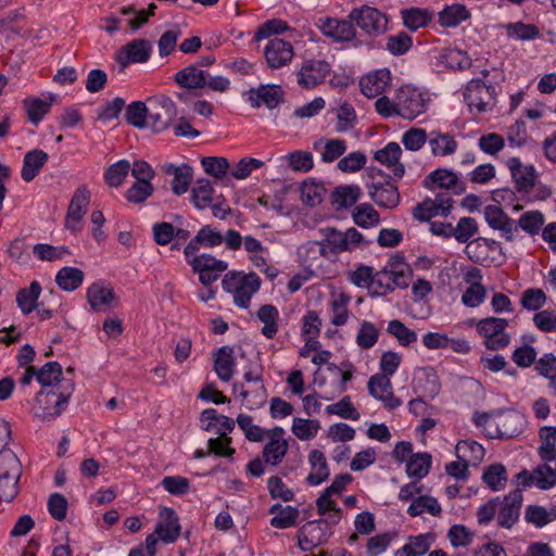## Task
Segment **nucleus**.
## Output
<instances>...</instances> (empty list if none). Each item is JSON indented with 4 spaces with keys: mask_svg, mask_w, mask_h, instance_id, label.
<instances>
[{
    "mask_svg": "<svg viewBox=\"0 0 556 556\" xmlns=\"http://www.w3.org/2000/svg\"><path fill=\"white\" fill-rule=\"evenodd\" d=\"M319 428L320 422L315 419H300V417H295L292 422L293 434L298 438H302V440L315 437Z\"/></svg>",
    "mask_w": 556,
    "mask_h": 556,
    "instance_id": "0e129e2a",
    "label": "nucleus"
},
{
    "mask_svg": "<svg viewBox=\"0 0 556 556\" xmlns=\"http://www.w3.org/2000/svg\"><path fill=\"white\" fill-rule=\"evenodd\" d=\"M506 165L511 172L517 191H532L539 179V173L535 167H533V165H525L518 156H510V159L507 160Z\"/></svg>",
    "mask_w": 556,
    "mask_h": 556,
    "instance_id": "4468645a",
    "label": "nucleus"
},
{
    "mask_svg": "<svg viewBox=\"0 0 556 556\" xmlns=\"http://www.w3.org/2000/svg\"><path fill=\"white\" fill-rule=\"evenodd\" d=\"M269 513L274 516L270 520V525L278 529H286V527L296 525L300 517V509H298V507L281 505V503H274L269 508Z\"/></svg>",
    "mask_w": 556,
    "mask_h": 556,
    "instance_id": "c756f323",
    "label": "nucleus"
},
{
    "mask_svg": "<svg viewBox=\"0 0 556 556\" xmlns=\"http://www.w3.org/2000/svg\"><path fill=\"white\" fill-rule=\"evenodd\" d=\"M222 286L227 292H231L233 300L238 306L247 308L250 304V299L260 290L261 278L258 274H240L228 273L225 274Z\"/></svg>",
    "mask_w": 556,
    "mask_h": 556,
    "instance_id": "39448f33",
    "label": "nucleus"
},
{
    "mask_svg": "<svg viewBox=\"0 0 556 556\" xmlns=\"http://www.w3.org/2000/svg\"><path fill=\"white\" fill-rule=\"evenodd\" d=\"M131 165L127 159H122L116 163L110 165L104 174L105 182L110 187H119L124 182L127 174L129 173Z\"/></svg>",
    "mask_w": 556,
    "mask_h": 556,
    "instance_id": "3c124183",
    "label": "nucleus"
},
{
    "mask_svg": "<svg viewBox=\"0 0 556 556\" xmlns=\"http://www.w3.org/2000/svg\"><path fill=\"white\" fill-rule=\"evenodd\" d=\"M397 105L399 114L405 118H416L418 114L427 111L428 99L424 92L410 87V85H404L397 90Z\"/></svg>",
    "mask_w": 556,
    "mask_h": 556,
    "instance_id": "9b49d317",
    "label": "nucleus"
},
{
    "mask_svg": "<svg viewBox=\"0 0 556 556\" xmlns=\"http://www.w3.org/2000/svg\"><path fill=\"white\" fill-rule=\"evenodd\" d=\"M353 219L362 228H371L380 222V214L372 204H358L352 213Z\"/></svg>",
    "mask_w": 556,
    "mask_h": 556,
    "instance_id": "09e8293b",
    "label": "nucleus"
},
{
    "mask_svg": "<svg viewBox=\"0 0 556 556\" xmlns=\"http://www.w3.org/2000/svg\"><path fill=\"white\" fill-rule=\"evenodd\" d=\"M331 535L330 525L327 519L308 521L299 533V545L302 549H313L316 545L327 542Z\"/></svg>",
    "mask_w": 556,
    "mask_h": 556,
    "instance_id": "2eb2a0df",
    "label": "nucleus"
},
{
    "mask_svg": "<svg viewBox=\"0 0 556 556\" xmlns=\"http://www.w3.org/2000/svg\"><path fill=\"white\" fill-rule=\"evenodd\" d=\"M540 439L539 454L541 459H556V427H541Z\"/></svg>",
    "mask_w": 556,
    "mask_h": 556,
    "instance_id": "a18cd8bd",
    "label": "nucleus"
},
{
    "mask_svg": "<svg viewBox=\"0 0 556 556\" xmlns=\"http://www.w3.org/2000/svg\"><path fill=\"white\" fill-rule=\"evenodd\" d=\"M368 391L374 397L383 401L386 407H389V409H394V407H399L402 403L399 397L394 396L391 379L387 378L383 371L380 376L369 378Z\"/></svg>",
    "mask_w": 556,
    "mask_h": 556,
    "instance_id": "b1692460",
    "label": "nucleus"
},
{
    "mask_svg": "<svg viewBox=\"0 0 556 556\" xmlns=\"http://www.w3.org/2000/svg\"><path fill=\"white\" fill-rule=\"evenodd\" d=\"M258 318L263 321L262 333L266 338H274L278 330L277 317L279 312L275 305H262L257 312Z\"/></svg>",
    "mask_w": 556,
    "mask_h": 556,
    "instance_id": "8fccbe9b",
    "label": "nucleus"
},
{
    "mask_svg": "<svg viewBox=\"0 0 556 556\" xmlns=\"http://www.w3.org/2000/svg\"><path fill=\"white\" fill-rule=\"evenodd\" d=\"M156 533L162 542H175L181 533L177 511L173 507H162L160 520L156 523Z\"/></svg>",
    "mask_w": 556,
    "mask_h": 556,
    "instance_id": "aec40b11",
    "label": "nucleus"
},
{
    "mask_svg": "<svg viewBox=\"0 0 556 556\" xmlns=\"http://www.w3.org/2000/svg\"><path fill=\"white\" fill-rule=\"evenodd\" d=\"M556 475L554 472V468L549 466V464H541L536 466L532 472L529 470H521L517 475L518 483L522 485H531V483H536L539 488H543V490H547V488H553L555 485Z\"/></svg>",
    "mask_w": 556,
    "mask_h": 556,
    "instance_id": "a878e982",
    "label": "nucleus"
},
{
    "mask_svg": "<svg viewBox=\"0 0 556 556\" xmlns=\"http://www.w3.org/2000/svg\"><path fill=\"white\" fill-rule=\"evenodd\" d=\"M149 123L154 131H164L172 125L177 116L176 103L166 94L151 97L149 99Z\"/></svg>",
    "mask_w": 556,
    "mask_h": 556,
    "instance_id": "6e6552de",
    "label": "nucleus"
},
{
    "mask_svg": "<svg viewBox=\"0 0 556 556\" xmlns=\"http://www.w3.org/2000/svg\"><path fill=\"white\" fill-rule=\"evenodd\" d=\"M427 510L430 515H440L442 507L435 497H429V495H419L416 500H413L409 504L407 511L409 515H421Z\"/></svg>",
    "mask_w": 556,
    "mask_h": 556,
    "instance_id": "5fc2aeb1",
    "label": "nucleus"
},
{
    "mask_svg": "<svg viewBox=\"0 0 556 556\" xmlns=\"http://www.w3.org/2000/svg\"><path fill=\"white\" fill-rule=\"evenodd\" d=\"M370 174L372 180L367 184L369 197H371L377 205H381L382 207H396L401 201V193L397 186L389 181L381 172L374 169Z\"/></svg>",
    "mask_w": 556,
    "mask_h": 556,
    "instance_id": "0eeeda50",
    "label": "nucleus"
},
{
    "mask_svg": "<svg viewBox=\"0 0 556 556\" xmlns=\"http://www.w3.org/2000/svg\"><path fill=\"white\" fill-rule=\"evenodd\" d=\"M379 330L372 321H364L361 323L358 333L356 334V343L361 348H372L375 343H377L379 339Z\"/></svg>",
    "mask_w": 556,
    "mask_h": 556,
    "instance_id": "680f3d73",
    "label": "nucleus"
},
{
    "mask_svg": "<svg viewBox=\"0 0 556 556\" xmlns=\"http://www.w3.org/2000/svg\"><path fill=\"white\" fill-rule=\"evenodd\" d=\"M41 293V285L33 280L27 289H22L16 295V302L23 313H31L37 306V299Z\"/></svg>",
    "mask_w": 556,
    "mask_h": 556,
    "instance_id": "de8ad7c7",
    "label": "nucleus"
},
{
    "mask_svg": "<svg viewBox=\"0 0 556 556\" xmlns=\"http://www.w3.org/2000/svg\"><path fill=\"white\" fill-rule=\"evenodd\" d=\"M34 255L41 261H56L70 255L71 250L66 245H50V243H37L33 247Z\"/></svg>",
    "mask_w": 556,
    "mask_h": 556,
    "instance_id": "4d7b16f0",
    "label": "nucleus"
},
{
    "mask_svg": "<svg viewBox=\"0 0 556 556\" xmlns=\"http://www.w3.org/2000/svg\"><path fill=\"white\" fill-rule=\"evenodd\" d=\"M402 149L397 142H389L383 149L375 152V157L382 164L390 166L395 176L405 174V165L400 162Z\"/></svg>",
    "mask_w": 556,
    "mask_h": 556,
    "instance_id": "7c9ffc66",
    "label": "nucleus"
},
{
    "mask_svg": "<svg viewBox=\"0 0 556 556\" xmlns=\"http://www.w3.org/2000/svg\"><path fill=\"white\" fill-rule=\"evenodd\" d=\"M37 379L42 386V389H50V387L60 382V380L64 379L61 363H58V361L45 363L37 371Z\"/></svg>",
    "mask_w": 556,
    "mask_h": 556,
    "instance_id": "a19ab883",
    "label": "nucleus"
},
{
    "mask_svg": "<svg viewBox=\"0 0 556 556\" xmlns=\"http://www.w3.org/2000/svg\"><path fill=\"white\" fill-rule=\"evenodd\" d=\"M522 426V417L518 413H507L496 420V437H516Z\"/></svg>",
    "mask_w": 556,
    "mask_h": 556,
    "instance_id": "603ef678",
    "label": "nucleus"
},
{
    "mask_svg": "<svg viewBox=\"0 0 556 556\" xmlns=\"http://www.w3.org/2000/svg\"><path fill=\"white\" fill-rule=\"evenodd\" d=\"M213 186L210 179H198L191 190V200L198 210H204L213 200Z\"/></svg>",
    "mask_w": 556,
    "mask_h": 556,
    "instance_id": "49530a36",
    "label": "nucleus"
},
{
    "mask_svg": "<svg viewBox=\"0 0 556 556\" xmlns=\"http://www.w3.org/2000/svg\"><path fill=\"white\" fill-rule=\"evenodd\" d=\"M523 502L522 491L515 489L504 497L497 515V521L503 527H511L518 519Z\"/></svg>",
    "mask_w": 556,
    "mask_h": 556,
    "instance_id": "393cba45",
    "label": "nucleus"
},
{
    "mask_svg": "<svg viewBox=\"0 0 556 556\" xmlns=\"http://www.w3.org/2000/svg\"><path fill=\"white\" fill-rule=\"evenodd\" d=\"M149 108L144 101H132L127 106L125 117L135 127H147L149 121Z\"/></svg>",
    "mask_w": 556,
    "mask_h": 556,
    "instance_id": "864d4df0",
    "label": "nucleus"
},
{
    "mask_svg": "<svg viewBox=\"0 0 556 556\" xmlns=\"http://www.w3.org/2000/svg\"><path fill=\"white\" fill-rule=\"evenodd\" d=\"M264 53L268 66L277 70V67H282V65H287L291 61L294 51L290 41L280 39V37H274L269 39Z\"/></svg>",
    "mask_w": 556,
    "mask_h": 556,
    "instance_id": "f3484780",
    "label": "nucleus"
},
{
    "mask_svg": "<svg viewBox=\"0 0 556 556\" xmlns=\"http://www.w3.org/2000/svg\"><path fill=\"white\" fill-rule=\"evenodd\" d=\"M387 331L391 336H394L402 345H409V343L418 339L417 332L407 328L406 324H403L401 319H391L388 324Z\"/></svg>",
    "mask_w": 556,
    "mask_h": 556,
    "instance_id": "13d9d810",
    "label": "nucleus"
},
{
    "mask_svg": "<svg viewBox=\"0 0 556 556\" xmlns=\"http://www.w3.org/2000/svg\"><path fill=\"white\" fill-rule=\"evenodd\" d=\"M116 295L114 289L111 287H104V285H91L87 291V299L89 304L94 311H103L111 306Z\"/></svg>",
    "mask_w": 556,
    "mask_h": 556,
    "instance_id": "2f4dec72",
    "label": "nucleus"
},
{
    "mask_svg": "<svg viewBox=\"0 0 556 556\" xmlns=\"http://www.w3.org/2000/svg\"><path fill=\"white\" fill-rule=\"evenodd\" d=\"M391 81V72L388 68L376 70L370 74H366L359 80L361 90L365 96L375 98L386 92Z\"/></svg>",
    "mask_w": 556,
    "mask_h": 556,
    "instance_id": "bb28decb",
    "label": "nucleus"
},
{
    "mask_svg": "<svg viewBox=\"0 0 556 556\" xmlns=\"http://www.w3.org/2000/svg\"><path fill=\"white\" fill-rule=\"evenodd\" d=\"M464 99L470 109L476 111H490L496 102V90L492 85H485L480 78H473L467 84Z\"/></svg>",
    "mask_w": 556,
    "mask_h": 556,
    "instance_id": "9d476101",
    "label": "nucleus"
},
{
    "mask_svg": "<svg viewBox=\"0 0 556 556\" xmlns=\"http://www.w3.org/2000/svg\"><path fill=\"white\" fill-rule=\"evenodd\" d=\"M350 18L369 36H379L388 29L389 18L381 10L374 7H359L350 12Z\"/></svg>",
    "mask_w": 556,
    "mask_h": 556,
    "instance_id": "1a4fd4ad",
    "label": "nucleus"
},
{
    "mask_svg": "<svg viewBox=\"0 0 556 556\" xmlns=\"http://www.w3.org/2000/svg\"><path fill=\"white\" fill-rule=\"evenodd\" d=\"M233 346H220L214 355V370L222 380H231L235 374Z\"/></svg>",
    "mask_w": 556,
    "mask_h": 556,
    "instance_id": "cd10ccee",
    "label": "nucleus"
},
{
    "mask_svg": "<svg viewBox=\"0 0 556 556\" xmlns=\"http://www.w3.org/2000/svg\"><path fill=\"white\" fill-rule=\"evenodd\" d=\"M54 97L49 99H39V97H28L24 99L23 106L27 112V116L31 123L38 125L45 114L50 111Z\"/></svg>",
    "mask_w": 556,
    "mask_h": 556,
    "instance_id": "c9c22d12",
    "label": "nucleus"
},
{
    "mask_svg": "<svg viewBox=\"0 0 556 556\" xmlns=\"http://www.w3.org/2000/svg\"><path fill=\"white\" fill-rule=\"evenodd\" d=\"M47 160H49V154L48 152H45V150H28V152L23 156V167L21 170V177L23 180H33V178L40 173Z\"/></svg>",
    "mask_w": 556,
    "mask_h": 556,
    "instance_id": "c85d7f7f",
    "label": "nucleus"
},
{
    "mask_svg": "<svg viewBox=\"0 0 556 556\" xmlns=\"http://www.w3.org/2000/svg\"><path fill=\"white\" fill-rule=\"evenodd\" d=\"M526 519L534 522L538 527H543L549 520L556 519V509H546L542 505H528L526 510Z\"/></svg>",
    "mask_w": 556,
    "mask_h": 556,
    "instance_id": "e2e57ef3",
    "label": "nucleus"
},
{
    "mask_svg": "<svg viewBox=\"0 0 556 556\" xmlns=\"http://www.w3.org/2000/svg\"><path fill=\"white\" fill-rule=\"evenodd\" d=\"M350 301V296L341 293L340 295L333 296L331 300V308L333 316L331 321L333 325H344L349 317L348 304Z\"/></svg>",
    "mask_w": 556,
    "mask_h": 556,
    "instance_id": "338daca9",
    "label": "nucleus"
},
{
    "mask_svg": "<svg viewBox=\"0 0 556 556\" xmlns=\"http://www.w3.org/2000/svg\"><path fill=\"white\" fill-rule=\"evenodd\" d=\"M471 13L465 4H452L446 7L439 13V22L441 26H457L464 20H468Z\"/></svg>",
    "mask_w": 556,
    "mask_h": 556,
    "instance_id": "c03bdc74",
    "label": "nucleus"
},
{
    "mask_svg": "<svg viewBox=\"0 0 556 556\" xmlns=\"http://www.w3.org/2000/svg\"><path fill=\"white\" fill-rule=\"evenodd\" d=\"M175 80L179 86L189 90L207 86L211 90H215V92H226L231 84L227 76H220V74L211 76L207 70H202L200 67V60L195 64H190L176 72Z\"/></svg>",
    "mask_w": 556,
    "mask_h": 556,
    "instance_id": "7ed1b4c3",
    "label": "nucleus"
},
{
    "mask_svg": "<svg viewBox=\"0 0 556 556\" xmlns=\"http://www.w3.org/2000/svg\"><path fill=\"white\" fill-rule=\"evenodd\" d=\"M190 265L192 269H205V271H225L228 267L227 262L217 260V257L210 254L195 255L190 261Z\"/></svg>",
    "mask_w": 556,
    "mask_h": 556,
    "instance_id": "052dcab7",
    "label": "nucleus"
},
{
    "mask_svg": "<svg viewBox=\"0 0 556 556\" xmlns=\"http://www.w3.org/2000/svg\"><path fill=\"white\" fill-rule=\"evenodd\" d=\"M244 379L247 382H252L255 387L252 390L245 388L243 383H233L235 391L247 402L249 407L253 405H261L266 397V388L264 386V367L260 361H251L244 371Z\"/></svg>",
    "mask_w": 556,
    "mask_h": 556,
    "instance_id": "423d86ee",
    "label": "nucleus"
},
{
    "mask_svg": "<svg viewBox=\"0 0 556 556\" xmlns=\"http://www.w3.org/2000/svg\"><path fill=\"white\" fill-rule=\"evenodd\" d=\"M324 238L321 241H314L317 244L321 255H327L328 249L332 253H342V251H353L366 242L363 232L357 231L355 227H350L345 231H338L334 227H325L320 229Z\"/></svg>",
    "mask_w": 556,
    "mask_h": 556,
    "instance_id": "20e7f679",
    "label": "nucleus"
},
{
    "mask_svg": "<svg viewBox=\"0 0 556 556\" xmlns=\"http://www.w3.org/2000/svg\"><path fill=\"white\" fill-rule=\"evenodd\" d=\"M330 70V64L325 60H307L299 71L298 81L303 88H315L324 81Z\"/></svg>",
    "mask_w": 556,
    "mask_h": 556,
    "instance_id": "a211bd4d",
    "label": "nucleus"
},
{
    "mask_svg": "<svg viewBox=\"0 0 556 556\" xmlns=\"http://www.w3.org/2000/svg\"><path fill=\"white\" fill-rule=\"evenodd\" d=\"M430 546V534H419V536H412L404 546L397 548L395 556H424L429 552Z\"/></svg>",
    "mask_w": 556,
    "mask_h": 556,
    "instance_id": "58836bf2",
    "label": "nucleus"
},
{
    "mask_svg": "<svg viewBox=\"0 0 556 556\" xmlns=\"http://www.w3.org/2000/svg\"><path fill=\"white\" fill-rule=\"evenodd\" d=\"M75 391L73 379H61L59 383L49 388V390H40L33 405L35 416L50 420L56 418L65 409L68 400Z\"/></svg>",
    "mask_w": 556,
    "mask_h": 556,
    "instance_id": "f03ea898",
    "label": "nucleus"
},
{
    "mask_svg": "<svg viewBox=\"0 0 556 556\" xmlns=\"http://www.w3.org/2000/svg\"><path fill=\"white\" fill-rule=\"evenodd\" d=\"M483 480L492 490H502L507 481V470L504 464H491L484 469Z\"/></svg>",
    "mask_w": 556,
    "mask_h": 556,
    "instance_id": "6e6d98bb",
    "label": "nucleus"
},
{
    "mask_svg": "<svg viewBox=\"0 0 556 556\" xmlns=\"http://www.w3.org/2000/svg\"><path fill=\"white\" fill-rule=\"evenodd\" d=\"M422 186L426 189H430V191H433L437 187L440 189H454L456 192H463L466 189L458 175L451 172V169H434L422 180Z\"/></svg>",
    "mask_w": 556,
    "mask_h": 556,
    "instance_id": "5701e85b",
    "label": "nucleus"
},
{
    "mask_svg": "<svg viewBox=\"0 0 556 556\" xmlns=\"http://www.w3.org/2000/svg\"><path fill=\"white\" fill-rule=\"evenodd\" d=\"M84 279V270H80V268H75V266H64V268H61L55 276L56 283L60 286V288H62V290H67V292L79 288Z\"/></svg>",
    "mask_w": 556,
    "mask_h": 556,
    "instance_id": "e433bc0d",
    "label": "nucleus"
},
{
    "mask_svg": "<svg viewBox=\"0 0 556 556\" xmlns=\"http://www.w3.org/2000/svg\"><path fill=\"white\" fill-rule=\"evenodd\" d=\"M432 464L430 454H415L407 460L406 471L409 476H416V478H424L429 473Z\"/></svg>",
    "mask_w": 556,
    "mask_h": 556,
    "instance_id": "bf43d9fd",
    "label": "nucleus"
},
{
    "mask_svg": "<svg viewBox=\"0 0 556 556\" xmlns=\"http://www.w3.org/2000/svg\"><path fill=\"white\" fill-rule=\"evenodd\" d=\"M484 216L489 226L500 230L507 240H514L518 227L515 225L514 220H511L510 216L504 213L501 206L489 204V206L484 208Z\"/></svg>",
    "mask_w": 556,
    "mask_h": 556,
    "instance_id": "4be33fe9",
    "label": "nucleus"
},
{
    "mask_svg": "<svg viewBox=\"0 0 556 556\" xmlns=\"http://www.w3.org/2000/svg\"><path fill=\"white\" fill-rule=\"evenodd\" d=\"M408 268L404 270V268H401L400 270H380V273H377V282L378 286H386L388 290H392L394 286H399L400 288H407L409 283V277L407 274Z\"/></svg>",
    "mask_w": 556,
    "mask_h": 556,
    "instance_id": "37998d69",
    "label": "nucleus"
},
{
    "mask_svg": "<svg viewBox=\"0 0 556 556\" xmlns=\"http://www.w3.org/2000/svg\"><path fill=\"white\" fill-rule=\"evenodd\" d=\"M319 27L326 36H330L333 40L345 42V40H353L357 30L354 27V21H351L350 14L348 21H340V18H321Z\"/></svg>",
    "mask_w": 556,
    "mask_h": 556,
    "instance_id": "412c9836",
    "label": "nucleus"
},
{
    "mask_svg": "<svg viewBox=\"0 0 556 556\" xmlns=\"http://www.w3.org/2000/svg\"><path fill=\"white\" fill-rule=\"evenodd\" d=\"M289 444L287 439H275L273 431H268V441L263 448V458L265 463L278 465L281 463L286 453H288Z\"/></svg>",
    "mask_w": 556,
    "mask_h": 556,
    "instance_id": "473e14b6",
    "label": "nucleus"
},
{
    "mask_svg": "<svg viewBox=\"0 0 556 556\" xmlns=\"http://www.w3.org/2000/svg\"><path fill=\"white\" fill-rule=\"evenodd\" d=\"M11 437L10 422L0 419V501L11 502L20 491L23 465L18 456L8 448Z\"/></svg>",
    "mask_w": 556,
    "mask_h": 556,
    "instance_id": "f257e3e1",
    "label": "nucleus"
},
{
    "mask_svg": "<svg viewBox=\"0 0 556 556\" xmlns=\"http://www.w3.org/2000/svg\"><path fill=\"white\" fill-rule=\"evenodd\" d=\"M312 470L307 476L308 483H321L329 478V464L320 450H312L308 455Z\"/></svg>",
    "mask_w": 556,
    "mask_h": 556,
    "instance_id": "72a5a7b5",
    "label": "nucleus"
},
{
    "mask_svg": "<svg viewBox=\"0 0 556 556\" xmlns=\"http://www.w3.org/2000/svg\"><path fill=\"white\" fill-rule=\"evenodd\" d=\"M165 173L173 174L172 190L176 192V194H181V192L188 191L191 179L193 178V170L190 165H181V167L167 165L165 167Z\"/></svg>",
    "mask_w": 556,
    "mask_h": 556,
    "instance_id": "f704fd0d",
    "label": "nucleus"
},
{
    "mask_svg": "<svg viewBox=\"0 0 556 556\" xmlns=\"http://www.w3.org/2000/svg\"><path fill=\"white\" fill-rule=\"evenodd\" d=\"M403 24L408 29H419L428 26L432 20V14L426 9H405L401 10Z\"/></svg>",
    "mask_w": 556,
    "mask_h": 556,
    "instance_id": "79ce46f5",
    "label": "nucleus"
},
{
    "mask_svg": "<svg viewBox=\"0 0 556 556\" xmlns=\"http://www.w3.org/2000/svg\"><path fill=\"white\" fill-rule=\"evenodd\" d=\"M325 188L321 184L315 181H303L301 186V199L307 205H318L321 203Z\"/></svg>",
    "mask_w": 556,
    "mask_h": 556,
    "instance_id": "69168bd1",
    "label": "nucleus"
},
{
    "mask_svg": "<svg viewBox=\"0 0 556 556\" xmlns=\"http://www.w3.org/2000/svg\"><path fill=\"white\" fill-rule=\"evenodd\" d=\"M429 146L434 155H448L457 150V142L451 134H441V131H431Z\"/></svg>",
    "mask_w": 556,
    "mask_h": 556,
    "instance_id": "ea45409f",
    "label": "nucleus"
},
{
    "mask_svg": "<svg viewBox=\"0 0 556 556\" xmlns=\"http://www.w3.org/2000/svg\"><path fill=\"white\" fill-rule=\"evenodd\" d=\"M153 46L149 39H132L116 53V61L122 70L129 63H146L149 61Z\"/></svg>",
    "mask_w": 556,
    "mask_h": 556,
    "instance_id": "f8f14e48",
    "label": "nucleus"
},
{
    "mask_svg": "<svg viewBox=\"0 0 556 556\" xmlns=\"http://www.w3.org/2000/svg\"><path fill=\"white\" fill-rule=\"evenodd\" d=\"M453 206V198L448 193H437L434 198H426L413 208V215L421 222L431 219L433 215H447Z\"/></svg>",
    "mask_w": 556,
    "mask_h": 556,
    "instance_id": "ddd939ff",
    "label": "nucleus"
},
{
    "mask_svg": "<svg viewBox=\"0 0 556 556\" xmlns=\"http://www.w3.org/2000/svg\"><path fill=\"white\" fill-rule=\"evenodd\" d=\"M286 92L280 85H260L256 89H250L249 101L252 106L265 104L268 109H275L283 102Z\"/></svg>",
    "mask_w": 556,
    "mask_h": 556,
    "instance_id": "6ab92c4d",
    "label": "nucleus"
},
{
    "mask_svg": "<svg viewBox=\"0 0 556 556\" xmlns=\"http://www.w3.org/2000/svg\"><path fill=\"white\" fill-rule=\"evenodd\" d=\"M362 194L358 186H339L331 192L332 204L341 210V207H351L358 201Z\"/></svg>",
    "mask_w": 556,
    "mask_h": 556,
    "instance_id": "4c0bfd02",
    "label": "nucleus"
},
{
    "mask_svg": "<svg viewBox=\"0 0 556 556\" xmlns=\"http://www.w3.org/2000/svg\"><path fill=\"white\" fill-rule=\"evenodd\" d=\"M547 301V295L542 289H526L521 294V306L528 311H538L544 306Z\"/></svg>",
    "mask_w": 556,
    "mask_h": 556,
    "instance_id": "774afa93",
    "label": "nucleus"
},
{
    "mask_svg": "<svg viewBox=\"0 0 556 556\" xmlns=\"http://www.w3.org/2000/svg\"><path fill=\"white\" fill-rule=\"evenodd\" d=\"M90 202V191L86 186H80L74 192L65 217V226L70 230H80L83 216L87 212Z\"/></svg>",
    "mask_w": 556,
    "mask_h": 556,
    "instance_id": "dca6fc26",
    "label": "nucleus"
}]
</instances>
